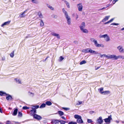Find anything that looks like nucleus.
Returning <instances> with one entry per match:
<instances>
[{"label":"nucleus","instance_id":"nucleus-1","mask_svg":"<svg viewBox=\"0 0 124 124\" xmlns=\"http://www.w3.org/2000/svg\"><path fill=\"white\" fill-rule=\"evenodd\" d=\"M75 118L77 119V122L78 123H83V122L81 119V117L78 115H75L74 116Z\"/></svg>","mask_w":124,"mask_h":124},{"label":"nucleus","instance_id":"nucleus-2","mask_svg":"<svg viewBox=\"0 0 124 124\" xmlns=\"http://www.w3.org/2000/svg\"><path fill=\"white\" fill-rule=\"evenodd\" d=\"M96 123L98 124H102L103 122V120L101 116L99 117L96 120Z\"/></svg>","mask_w":124,"mask_h":124},{"label":"nucleus","instance_id":"nucleus-3","mask_svg":"<svg viewBox=\"0 0 124 124\" xmlns=\"http://www.w3.org/2000/svg\"><path fill=\"white\" fill-rule=\"evenodd\" d=\"M117 48L119 52L121 53H124V48H123L122 46H119L117 47Z\"/></svg>","mask_w":124,"mask_h":124},{"label":"nucleus","instance_id":"nucleus-4","mask_svg":"<svg viewBox=\"0 0 124 124\" xmlns=\"http://www.w3.org/2000/svg\"><path fill=\"white\" fill-rule=\"evenodd\" d=\"M77 6L78 11H81L82 10L83 6L81 3L77 4Z\"/></svg>","mask_w":124,"mask_h":124},{"label":"nucleus","instance_id":"nucleus-5","mask_svg":"<svg viewBox=\"0 0 124 124\" xmlns=\"http://www.w3.org/2000/svg\"><path fill=\"white\" fill-rule=\"evenodd\" d=\"M66 19L67 20V24L69 25H70L71 24V18L70 17V16H66L65 17Z\"/></svg>","mask_w":124,"mask_h":124},{"label":"nucleus","instance_id":"nucleus-6","mask_svg":"<svg viewBox=\"0 0 124 124\" xmlns=\"http://www.w3.org/2000/svg\"><path fill=\"white\" fill-rule=\"evenodd\" d=\"M94 44L95 46L97 47H103L104 46L103 45L101 44H99L97 43V41L96 40L94 42Z\"/></svg>","mask_w":124,"mask_h":124},{"label":"nucleus","instance_id":"nucleus-7","mask_svg":"<svg viewBox=\"0 0 124 124\" xmlns=\"http://www.w3.org/2000/svg\"><path fill=\"white\" fill-rule=\"evenodd\" d=\"M33 118L36 119L38 120H40L42 119V117L40 116L37 114H35L34 115Z\"/></svg>","mask_w":124,"mask_h":124},{"label":"nucleus","instance_id":"nucleus-8","mask_svg":"<svg viewBox=\"0 0 124 124\" xmlns=\"http://www.w3.org/2000/svg\"><path fill=\"white\" fill-rule=\"evenodd\" d=\"M30 115L31 116H34V115H35V114L36 113V109H33L30 111Z\"/></svg>","mask_w":124,"mask_h":124},{"label":"nucleus","instance_id":"nucleus-9","mask_svg":"<svg viewBox=\"0 0 124 124\" xmlns=\"http://www.w3.org/2000/svg\"><path fill=\"white\" fill-rule=\"evenodd\" d=\"M111 119H112L111 115H110L108 117V118L105 119L104 121L106 123L110 122Z\"/></svg>","mask_w":124,"mask_h":124},{"label":"nucleus","instance_id":"nucleus-10","mask_svg":"<svg viewBox=\"0 0 124 124\" xmlns=\"http://www.w3.org/2000/svg\"><path fill=\"white\" fill-rule=\"evenodd\" d=\"M59 123V120L53 119L52 120L51 123L52 124H58Z\"/></svg>","mask_w":124,"mask_h":124},{"label":"nucleus","instance_id":"nucleus-11","mask_svg":"<svg viewBox=\"0 0 124 124\" xmlns=\"http://www.w3.org/2000/svg\"><path fill=\"white\" fill-rule=\"evenodd\" d=\"M51 34L53 36L56 37L58 39H60V36L59 34L54 32H52L51 33Z\"/></svg>","mask_w":124,"mask_h":124},{"label":"nucleus","instance_id":"nucleus-12","mask_svg":"<svg viewBox=\"0 0 124 124\" xmlns=\"http://www.w3.org/2000/svg\"><path fill=\"white\" fill-rule=\"evenodd\" d=\"M85 27V22H83L79 26V27L80 30H81L84 28Z\"/></svg>","mask_w":124,"mask_h":124},{"label":"nucleus","instance_id":"nucleus-13","mask_svg":"<svg viewBox=\"0 0 124 124\" xmlns=\"http://www.w3.org/2000/svg\"><path fill=\"white\" fill-rule=\"evenodd\" d=\"M90 48H87L84 49L82 50V52L85 53H90Z\"/></svg>","mask_w":124,"mask_h":124},{"label":"nucleus","instance_id":"nucleus-14","mask_svg":"<svg viewBox=\"0 0 124 124\" xmlns=\"http://www.w3.org/2000/svg\"><path fill=\"white\" fill-rule=\"evenodd\" d=\"M110 17V16H106L105 17V18L102 20V22H104L108 20Z\"/></svg>","mask_w":124,"mask_h":124},{"label":"nucleus","instance_id":"nucleus-15","mask_svg":"<svg viewBox=\"0 0 124 124\" xmlns=\"http://www.w3.org/2000/svg\"><path fill=\"white\" fill-rule=\"evenodd\" d=\"M8 95L6 97V98L8 100H10L12 99V98L11 95L9 94H6Z\"/></svg>","mask_w":124,"mask_h":124},{"label":"nucleus","instance_id":"nucleus-16","mask_svg":"<svg viewBox=\"0 0 124 124\" xmlns=\"http://www.w3.org/2000/svg\"><path fill=\"white\" fill-rule=\"evenodd\" d=\"M110 93V92L109 91H103L101 93V94L103 95H107L109 94Z\"/></svg>","mask_w":124,"mask_h":124},{"label":"nucleus","instance_id":"nucleus-17","mask_svg":"<svg viewBox=\"0 0 124 124\" xmlns=\"http://www.w3.org/2000/svg\"><path fill=\"white\" fill-rule=\"evenodd\" d=\"M90 53L91 54H98V53L97 52L95 51L94 50H93L91 49L90 50Z\"/></svg>","mask_w":124,"mask_h":124},{"label":"nucleus","instance_id":"nucleus-18","mask_svg":"<svg viewBox=\"0 0 124 124\" xmlns=\"http://www.w3.org/2000/svg\"><path fill=\"white\" fill-rule=\"evenodd\" d=\"M17 111L18 109L17 108L15 109L13 113L12 114V115L14 116H16L17 114Z\"/></svg>","mask_w":124,"mask_h":124},{"label":"nucleus","instance_id":"nucleus-19","mask_svg":"<svg viewBox=\"0 0 124 124\" xmlns=\"http://www.w3.org/2000/svg\"><path fill=\"white\" fill-rule=\"evenodd\" d=\"M62 12L64 14L65 16H68L67 13L66 11L65 10L64 8H63L62 9Z\"/></svg>","mask_w":124,"mask_h":124},{"label":"nucleus","instance_id":"nucleus-20","mask_svg":"<svg viewBox=\"0 0 124 124\" xmlns=\"http://www.w3.org/2000/svg\"><path fill=\"white\" fill-rule=\"evenodd\" d=\"M10 21H8L6 22H5L1 25V27H3L5 25H7L10 23Z\"/></svg>","mask_w":124,"mask_h":124},{"label":"nucleus","instance_id":"nucleus-21","mask_svg":"<svg viewBox=\"0 0 124 124\" xmlns=\"http://www.w3.org/2000/svg\"><path fill=\"white\" fill-rule=\"evenodd\" d=\"M38 15L39 16V17L40 18H43V16L40 12L39 11L38 12Z\"/></svg>","mask_w":124,"mask_h":124},{"label":"nucleus","instance_id":"nucleus-22","mask_svg":"<svg viewBox=\"0 0 124 124\" xmlns=\"http://www.w3.org/2000/svg\"><path fill=\"white\" fill-rule=\"evenodd\" d=\"M81 30L84 33H88V31L86 29L84 28Z\"/></svg>","mask_w":124,"mask_h":124},{"label":"nucleus","instance_id":"nucleus-23","mask_svg":"<svg viewBox=\"0 0 124 124\" xmlns=\"http://www.w3.org/2000/svg\"><path fill=\"white\" fill-rule=\"evenodd\" d=\"M105 40L107 42L108 41L110 40V38L107 34V36H106V37L105 38Z\"/></svg>","mask_w":124,"mask_h":124},{"label":"nucleus","instance_id":"nucleus-24","mask_svg":"<svg viewBox=\"0 0 124 124\" xmlns=\"http://www.w3.org/2000/svg\"><path fill=\"white\" fill-rule=\"evenodd\" d=\"M124 59V56L122 55H119L117 56V59Z\"/></svg>","mask_w":124,"mask_h":124},{"label":"nucleus","instance_id":"nucleus-25","mask_svg":"<svg viewBox=\"0 0 124 124\" xmlns=\"http://www.w3.org/2000/svg\"><path fill=\"white\" fill-rule=\"evenodd\" d=\"M46 104L48 106H50L51 105L52 103L49 101H47L46 102Z\"/></svg>","mask_w":124,"mask_h":124},{"label":"nucleus","instance_id":"nucleus-26","mask_svg":"<svg viewBox=\"0 0 124 124\" xmlns=\"http://www.w3.org/2000/svg\"><path fill=\"white\" fill-rule=\"evenodd\" d=\"M111 59H113L114 60H117V56L115 55H112Z\"/></svg>","mask_w":124,"mask_h":124},{"label":"nucleus","instance_id":"nucleus-27","mask_svg":"<svg viewBox=\"0 0 124 124\" xmlns=\"http://www.w3.org/2000/svg\"><path fill=\"white\" fill-rule=\"evenodd\" d=\"M107 36V34H105L103 35H100L99 36V37L100 38H105L106 36Z\"/></svg>","mask_w":124,"mask_h":124},{"label":"nucleus","instance_id":"nucleus-28","mask_svg":"<svg viewBox=\"0 0 124 124\" xmlns=\"http://www.w3.org/2000/svg\"><path fill=\"white\" fill-rule=\"evenodd\" d=\"M65 4H66V6H67V7L68 8H70V4L69 2H68V1H65V2H64Z\"/></svg>","mask_w":124,"mask_h":124},{"label":"nucleus","instance_id":"nucleus-29","mask_svg":"<svg viewBox=\"0 0 124 124\" xmlns=\"http://www.w3.org/2000/svg\"><path fill=\"white\" fill-rule=\"evenodd\" d=\"M58 114L60 115V116H61L62 115H63L64 113L62 111H58Z\"/></svg>","mask_w":124,"mask_h":124},{"label":"nucleus","instance_id":"nucleus-30","mask_svg":"<svg viewBox=\"0 0 124 124\" xmlns=\"http://www.w3.org/2000/svg\"><path fill=\"white\" fill-rule=\"evenodd\" d=\"M15 80H16V81L17 83H18V84H21V81L20 79L17 78H15Z\"/></svg>","mask_w":124,"mask_h":124},{"label":"nucleus","instance_id":"nucleus-31","mask_svg":"<svg viewBox=\"0 0 124 124\" xmlns=\"http://www.w3.org/2000/svg\"><path fill=\"white\" fill-rule=\"evenodd\" d=\"M39 107V106L38 105H35L33 106L32 108V109H36L38 108Z\"/></svg>","mask_w":124,"mask_h":124},{"label":"nucleus","instance_id":"nucleus-32","mask_svg":"<svg viewBox=\"0 0 124 124\" xmlns=\"http://www.w3.org/2000/svg\"><path fill=\"white\" fill-rule=\"evenodd\" d=\"M47 7H48L51 10H54V8L52 6H51L50 5H49L48 4L47 5Z\"/></svg>","mask_w":124,"mask_h":124},{"label":"nucleus","instance_id":"nucleus-33","mask_svg":"<svg viewBox=\"0 0 124 124\" xmlns=\"http://www.w3.org/2000/svg\"><path fill=\"white\" fill-rule=\"evenodd\" d=\"M46 105L45 104L43 103L40 105V108H44L45 107Z\"/></svg>","mask_w":124,"mask_h":124},{"label":"nucleus","instance_id":"nucleus-34","mask_svg":"<svg viewBox=\"0 0 124 124\" xmlns=\"http://www.w3.org/2000/svg\"><path fill=\"white\" fill-rule=\"evenodd\" d=\"M86 62L85 60H83L82 61H81L80 63V65H82L83 64H84L86 63Z\"/></svg>","mask_w":124,"mask_h":124},{"label":"nucleus","instance_id":"nucleus-35","mask_svg":"<svg viewBox=\"0 0 124 124\" xmlns=\"http://www.w3.org/2000/svg\"><path fill=\"white\" fill-rule=\"evenodd\" d=\"M59 122L61 124H64L66 123V121H65L59 120Z\"/></svg>","mask_w":124,"mask_h":124},{"label":"nucleus","instance_id":"nucleus-36","mask_svg":"<svg viewBox=\"0 0 124 124\" xmlns=\"http://www.w3.org/2000/svg\"><path fill=\"white\" fill-rule=\"evenodd\" d=\"M44 25V23L42 20H41V22L40 23V25L41 26H43Z\"/></svg>","mask_w":124,"mask_h":124},{"label":"nucleus","instance_id":"nucleus-37","mask_svg":"<svg viewBox=\"0 0 124 124\" xmlns=\"http://www.w3.org/2000/svg\"><path fill=\"white\" fill-rule=\"evenodd\" d=\"M103 88L102 87L101 88H100L98 89L99 91L100 92V93L101 94V93L102 92L103 90Z\"/></svg>","mask_w":124,"mask_h":124},{"label":"nucleus","instance_id":"nucleus-38","mask_svg":"<svg viewBox=\"0 0 124 124\" xmlns=\"http://www.w3.org/2000/svg\"><path fill=\"white\" fill-rule=\"evenodd\" d=\"M32 2L33 3L37 4L38 3V1L37 0H31Z\"/></svg>","mask_w":124,"mask_h":124},{"label":"nucleus","instance_id":"nucleus-39","mask_svg":"<svg viewBox=\"0 0 124 124\" xmlns=\"http://www.w3.org/2000/svg\"><path fill=\"white\" fill-rule=\"evenodd\" d=\"M25 16L24 15V14L23 13L22 14H21L19 15V17L20 18L24 17Z\"/></svg>","mask_w":124,"mask_h":124},{"label":"nucleus","instance_id":"nucleus-40","mask_svg":"<svg viewBox=\"0 0 124 124\" xmlns=\"http://www.w3.org/2000/svg\"><path fill=\"white\" fill-rule=\"evenodd\" d=\"M10 56L11 57H13L14 55V51H13L10 54Z\"/></svg>","mask_w":124,"mask_h":124},{"label":"nucleus","instance_id":"nucleus-41","mask_svg":"<svg viewBox=\"0 0 124 124\" xmlns=\"http://www.w3.org/2000/svg\"><path fill=\"white\" fill-rule=\"evenodd\" d=\"M4 94H6V93L2 92L0 91V95L2 96L3 95H4Z\"/></svg>","mask_w":124,"mask_h":124},{"label":"nucleus","instance_id":"nucleus-42","mask_svg":"<svg viewBox=\"0 0 124 124\" xmlns=\"http://www.w3.org/2000/svg\"><path fill=\"white\" fill-rule=\"evenodd\" d=\"M90 40L91 42L93 43H94L96 40L94 39L93 38H91L90 39Z\"/></svg>","mask_w":124,"mask_h":124},{"label":"nucleus","instance_id":"nucleus-43","mask_svg":"<svg viewBox=\"0 0 124 124\" xmlns=\"http://www.w3.org/2000/svg\"><path fill=\"white\" fill-rule=\"evenodd\" d=\"M68 124H77V123L76 122L71 121L69 122Z\"/></svg>","mask_w":124,"mask_h":124},{"label":"nucleus","instance_id":"nucleus-44","mask_svg":"<svg viewBox=\"0 0 124 124\" xmlns=\"http://www.w3.org/2000/svg\"><path fill=\"white\" fill-rule=\"evenodd\" d=\"M29 108L26 106H24L23 107V109H29Z\"/></svg>","mask_w":124,"mask_h":124},{"label":"nucleus","instance_id":"nucleus-45","mask_svg":"<svg viewBox=\"0 0 124 124\" xmlns=\"http://www.w3.org/2000/svg\"><path fill=\"white\" fill-rule=\"evenodd\" d=\"M87 122L88 123H90L92 122V121L90 119H88L87 120Z\"/></svg>","mask_w":124,"mask_h":124},{"label":"nucleus","instance_id":"nucleus-46","mask_svg":"<svg viewBox=\"0 0 124 124\" xmlns=\"http://www.w3.org/2000/svg\"><path fill=\"white\" fill-rule=\"evenodd\" d=\"M22 115L21 112H18V116L20 117H21Z\"/></svg>","mask_w":124,"mask_h":124},{"label":"nucleus","instance_id":"nucleus-47","mask_svg":"<svg viewBox=\"0 0 124 124\" xmlns=\"http://www.w3.org/2000/svg\"><path fill=\"white\" fill-rule=\"evenodd\" d=\"M119 24L117 23H112L111 24V25H119Z\"/></svg>","mask_w":124,"mask_h":124},{"label":"nucleus","instance_id":"nucleus-48","mask_svg":"<svg viewBox=\"0 0 124 124\" xmlns=\"http://www.w3.org/2000/svg\"><path fill=\"white\" fill-rule=\"evenodd\" d=\"M106 55L105 54H103L102 55H100V57L102 58L103 57H106Z\"/></svg>","mask_w":124,"mask_h":124},{"label":"nucleus","instance_id":"nucleus-49","mask_svg":"<svg viewBox=\"0 0 124 124\" xmlns=\"http://www.w3.org/2000/svg\"><path fill=\"white\" fill-rule=\"evenodd\" d=\"M64 58L63 57H62V56H60V61H62V60Z\"/></svg>","mask_w":124,"mask_h":124},{"label":"nucleus","instance_id":"nucleus-50","mask_svg":"<svg viewBox=\"0 0 124 124\" xmlns=\"http://www.w3.org/2000/svg\"><path fill=\"white\" fill-rule=\"evenodd\" d=\"M106 57L108 59H110V54L106 55Z\"/></svg>","mask_w":124,"mask_h":124},{"label":"nucleus","instance_id":"nucleus-51","mask_svg":"<svg viewBox=\"0 0 124 124\" xmlns=\"http://www.w3.org/2000/svg\"><path fill=\"white\" fill-rule=\"evenodd\" d=\"M112 6H111V4H108L106 5V8H107L108 7H110V8Z\"/></svg>","mask_w":124,"mask_h":124},{"label":"nucleus","instance_id":"nucleus-52","mask_svg":"<svg viewBox=\"0 0 124 124\" xmlns=\"http://www.w3.org/2000/svg\"><path fill=\"white\" fill-rule=\"evenodd\" d=\"M62 108L65 110H67L69 109L68 108Z\"/></svg>","mask_w":124,"mask_h":124},{"label":"nucleus","instance_id":"nucleus-53","mask_svg":"<svg viewBox=\"0 0 124 124\" xmlns=\"http://www.w3.org/2000/svg\"><path fill=\"white\" fill-rule=\"evenodd\" d=\"M114 18H113L111 19L109 21H109V23H110L112 22L113 21V20H114Z\"/></svg>","mask_w":124,"mask_h":124},{"label":"nucleus","instance_id":"nucleus-54","mask_svg":"<svg viewBox=\"0 0 124 124\" xmlns=\"http://www.w3.org/2000/svg\"><path fill=\"white\" fill-rule=\"evenodd\" d=\"M112 3H113V4H111V6H113V4H114L116 3V2H115V0H113V1Z\"/></svg>","mask_w":124,"mask_h":124},{"label":"nucleus","instance_id":"nucleus-55","mask_svg":"<svg viewBox=\"0 0 124 124\" xmlns=\"http://www.w3.org/2000/svg\"><path fill=\"white\" fill-rule=\"evenodd\" d=\"M53 16L54 18H56L57 17V16L55 15H53Z\"/></svg>","mask_w":124,"mask_h":124},{"label":"nucleus","instance_id":"nucleus-56","mask_svg":"<svg viewBox=\"0 0 124 124\" xmlns=\"http://www.w3.org/2000/svg\"><path fill=\"white\" fill-rule=\"evenodd\" d=\"M94 113V112L93 111H91L89 112V113L91 114H92Z\"/></svg>","mask_w":124,"mask_h":124},{"label":"nucleus","instance_id":"nucleus-57","mask_svg":"<svg viewBox=\"0 0 124 124\" xmlns=\"http://www.w3.org/2000/svg\"><path fill=\"white\" fill-rule=\"evenodd\" d=\"M29 93H30V94L31 95V96L33 97L34 96V94L31 92H29Z\"/></svg>","mask_w":124,"mask_h":124},{"label":"nucleus","instance_id":"nucleus-58","mask_svg":"<svg viewBox=\"0 0 124 124\" xmlns=\"http://www.w3.org/2000/svg\"><path fill=\"white\" fill-rule=\"evenodd\" d=\"M100 67V66L99 67H95V70H97L98 69H99Z\"/></svg>","mask_w":124,"mask_h":124},{"label":"nucleus","instance_id":"nucleus-59","mask_svg":"<svg viewBox=\"0 0 124 124\" xmlns=\"http://www.w3.org/2000/svg\"><path fill=\"white\" fill-rule=\"evenodd\" d=\"M73 42L75 44H77L78 43V42L77 41H74Z\"/></svg>","mask_w":124,"mask_h":124},{"label":"nucleus","instance_id":"nucleus-60","mask_svg":"<svg viewBox=\"0 0 124 124\" xmlns=\"http://www.w3.org/2000/svg\"><path fill=\"white\" fill-rule=\"evenodd\" d=\"M61 118L65 120H66V118L64 116H63Z\"/></svg>","mask_w":124,"mask_h":124},{"label":"nucleus","instance_id":"nucleus-61","mask_svg":"<svg viewBox=\"0 0 124 124\" xmlns=\"http://www.w3.org/2000/svg\"><path fill=\"white\" fill-rule=\"evenodd\" d=\"M78 17V16L77 14H76V19H77Z\"/></svg>","mask_w":124,"mask_h":124},{"label":"nucleus","instance_id":"nucleus-62","mask_svg":"<svg viewBox=\"0 0 124 124\" xmlns=\"http://www.w3.org/2000/svg\"><path fill=\"white\" fill-rule=\"evenodd\" d=\"M48 57H47L46 58V59H45V60H43V62H44V61H46V60L47 59V58H48Z\"/></svg>","mask_w":124,"mask_h":124},{"label":"nucleus","instance_id":"nucleus-63","mask_svg":"<svg viewBox=\"0 0 124 124\" xmlns=\"http://www.w3.org/2000/svg\"><path fill=\"white\" fill-rule=\"evenodd\" d=\"M109 23V21H108V22H106V23H104V24H108V23Z\"/></svg>","mask_w":124,"mask_h":124},{"label":"nucleus","instance_id":"nucleus-64","mask_svg":"<svg viewBox=\"0 0 124 124\" xmlns=\"http://www.w3.org/2000/svg\"><path fill=\"white\" fill-rule=\"evenodd\" d=\"M82 101L79 102V105H80V104H82Z\"/></svg>","mask_w":124,"mask_h":124}]
</instances>
